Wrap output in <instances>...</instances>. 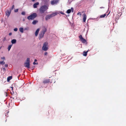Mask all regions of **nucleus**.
<instances>
[{
    "label": "nucleus",
    "mask_w": 126,
    "mask_h": 126,
    "mask_svg": "<svg viewBox=\"0 0 126 126\" xmlns=\"http://www.w3.org/2000/svg\"><path fill=\"white\" fill-rule=\"evenodd\" d=\"M39 31V28L36 31L35 34L36 36H37L38 35Z\"/></svg>",
    "instance_id": "obj_15"
},
{
    "label": "nucleus",
    "mask_w": 126,
    "mask_h": 126,
    "mask_svg": "<svg viewBox=\"0 0 126 126\" xmlns=\"http://www.w3.org/2000/svg\"><path fill=\"white\" fill-rule=\"evenodd\" d=\"M79 14L80 15H81V13L80 12L78 13L77 14V15H79Z\"/></svg>",
    "instance_id": "obj_35"
},
{
    "label": "nucleus",
    "mask_w": 126,
    "mask_h": 126,
    "mask_svg": "<svg viewBox=\"0 0 126 126\" xmlns=\"http://www.w3.org/2000/svg\"><path fill=\"white\" fill-rule=\"evenodd\" d=\"M48 43L47 42H45L43 44V46L42 47V49L45 51H46L48 49Z\"/></svg>",
    "instance_id": "obj_4"
},
{
    "label": "nucleus",
    "mask_w": 126,
    "mask_h": 126,
    "mask_svg": "<svg viewBox=\"0 0 126 126\" xmlns=\"http://www.w3.org/2000/svg\"><path fill=\"white\" fill-rule=\"evenodd\" d=\"M47 52H46L44 53V55H47Z\"/></svg>",
    "instance_id": "obj_30"
},
{
    "label": "nucleus",
    "mask_w": 126,
    "mask_h": 126,
    "mask_svg": "<svg viewBox=\"0 0 126 126\" xmlns=\"http://www.w3.org/2000/svg\"><path fill=\"white\" fill-rule=\"evenodd\" d=\"M106 14H104L103 15H101L100 16V18H102L104 17H105V16H106Z\"/></svg>",
    "instance_id": "obj_19"
},
{
    "label": "nucleus",
    "mask_w": 126,
    "mask_h": 126,
    "mask_svg": "<svg viewBox=\"0 0 126 126\" xmlns=\"http://www.w3.org/2000/svg\"><path fill=\"white\" fill-rule=\"evenodd\" d=\"M0 63L1 64L3 65L5 63V62H4L3 61H0Z\"/></svg>",
    "instance_id": "obj_24"
},
{
    "label": "nucleus",
    "mask_w": 126,
    "mask_h": 126,
    "mask_svg": "<svg viewBox=\"0 0 126 126\" xmlns=\"http://www.w3.org/2000/svg\"><path fill=\"white\" fill-rule=\"evenodd\" d=\"M1 59H3V60H5V57H1Z\"/></svg>",
    "instance_id": "obj_28"
},
{
    "label": "nucleus",
    "mask_w": 126,
    "mask_h": 126,
    "mask_svg": "<svg viewBox=\"0 0 126 126\" xmlns=\"http://www.w3.org/2000/svg\"><path fill=\"white\" fill-rule=\"evenodd\" d=\"M37 64V63H36L35 62H34L33 63V64L34 65L35 64Z\"/></svg>",
    "instance_id": "obj_31"
},
{
    "label": "nucleus",
    "mask_w": 126,
    "mask_h": 126,
    "mask_svg": "<svg viewBox=\"0 0 126 126\" xmlns=\"http://www.w3.org/2000/svg\"><path fill=\"white\" fill-rule=\"evenodd\" d=\"M14 5H13L12 6V8H11L12 10H13L14 9Z\"/></svg>",
    "instance_id": "obj_29"
},
{
    "label": "nucleus",
    "mask_w": 126,
    "mask_h": 126,
    "mask_svg": "<svg viewBox=\"0 0 126 126\" xmlns=\"http://www.w3.org/2000/svg\"><path fill=\"white\" fill-rule=\"evenodd\" d=\"M6 94L7 95V93H6Z\"/></svg>",
    "instance_id": "obj_44"
},
{
    "label": "nucleus",
    "mask_w": 126,
    "mask_h": 126,
    "mask_svg": "<svg viewBox=\"0 0 126 126\" xmlns=\"http://www.w3.org/2000/svg\"><path fill=\"white\" fill-rule=\"evenodd\" d=\"M11 88H12V90L13 88V87H11Z\"/></svg>",
    "instance_id": "obj_38"
},
{
    "label": "nucleus",
    "mask_w": 126,
    "mask_h": 126,
    "mask_svg": "<svg viewBox=\"0 0 126 126\" xmlns=\"http://www.w3.org/2000/svg\"><path fill=\"white\" fill-rule=\"evenodd\" d=\"M18 11V9H16V10H15V12H17Z\"/></svg>",
    "instance_id": "obj_27"
},
{
    "label": "nucleus",
    "mask_w": 126,
    "mask_h": 126,
    "mask_svg": "<svg viewBox=\"0 0 126 126\" xmlns=\"http://www.w3.org/2000/svg\"><path fill=\"white\" fill-rule=\"evenodd\" d=\"M86 18L87 16L85 14H84L83 15V22H85Z\"/></svg>",
    "instance_id": "obj_10"
},
{
    "label": "nucleus",
    "mask_w": 126,
    "mask_h": 126,
    "mask_svg": "<svg viewBox=\"0 0 126 126\" xmlns=\"http://www.w3.org/2000/svg\"><path fill=\"white\" fill-rule=\"evenodd\" d=\"M11 42L12 44H14L16 43V39H14L12 40Z\"/></svg>",
    "instance_id": "obj_16"
},
{
    "label": "nucleus",
    "mask_w": 126,
    "mask_h": 126,
    "mask_svg": "<svg viewBox=\"0 0 126 126\" xmlns=\"http://www.w3.org/2000/svg\"><path fill=\"white\" fill-rule=\"evenodd\" d=\"M60 13L61 14H63V15H64V13H63V12H60Z\"/></svg>",
    "instance_id": "obj_33"
},
{
    "label": "nucleus",
    "mask_w": 126,
    "mask_h": 126,
    "mask_svg": "<svg viewBox=\"0 0 126 126\" xmlns=\"http://www.w3.org/2000/svg\"><path fill=\"white\" fill-rule=\"evenodd\" d=\"M7 118L6 119V120H5V122H6L7 121Z\"/></svg>",
    "instance_id": "obj_42"
},
{
    "label": "nucleus",
    "mask_w": 126,
    "mask_h": 126,
    "mask_svg": "<svg viewBox=\"0 0 126 126\" xmlns=\"http://www.w3.org/2000/svg\"><path fill=\"white\" fill-rule=\"evenodd\" d=\"M1 48V47H0V49Z\"/></svg>",
    "instance_id": "obj_43"
},
{
    "label": "nucleus",
    "mask_w": 126,
    "mask_h": 126,
    "mask_svg": "<svg viewBox=\"0 0 126 126\" xmlns=\"http://www.w3.org/2000/svg\"><path fill=\"white\" fill-rule=\"evenodd\" d=\"M12 45H9L8 46V49L9 51L10 50L12 46Z\"/></svg>",
    "instance_id": "obj_22"
},
{
    "label": "nucleus",
    "mask_w": 126,
    "mask_h": 126,
    "mask_svg": "<svg viewBox=\"0 0 126 126\" xmlns=\"http://www.w3.org/2000/svg\"><path fill=\"white\" fill-rule=\"evenodd\" d=\"M30 58H27V59L26 60V61L24 63H28L30 64Z\"/></svg>",
    "instance_id": "obj_12"
},
{
    "label": "nucleus",
    "mask_w": 126,
    "mask_h": 126,
    "mask_svg": "<svg viewBox=\"0 0 126 126\" xmlns=\"http://www.w3.org/2000/svg\"><path fill=\"white\" fill-rule=\"evenodd\" d=\"M24 66L28 68H30V64H28V63H24Z\"/></svg>",
    "instance_id": "obj_11"
},
{
    "label": "nucleus",
    "mask_w": 126,
    "mask_h": 126,
    "mask_svg": "<svg viewBox=\"0 0 126 126\" xmlns=\"http://www.w3.org/2000/svg\"><path fill=\"white\" fill-rule=\"evenodd\" d=\"M21 14L23 15H24L25 14V12H23L21 13Z\"/></svg>",
    "instance_id": "obj_25"
},
{
    "label": "nucleus",
    "mask_w": 126,
    "mask_h": 126,
    "mask_svg": "<svg viewBox=\"0 0 126 126\" xmlns=\"http://www.w3.org/2000/svg\"><path fill=\"white\" fill-rule=\"evenodd\" d=\"M37 16V15L36 13H33L28 16L27 18L29 20H33Z\"/></svg>",
    "instance_id": "obj_3"
},
{
    "label": "nucleus",
    "mask_w": 126,
    "mask_h": 126,
    "mask_svg": "<svg viewBox=\"0 0 126 126\" xmlns=\"http://www.w3.org/2000/svg\"><path fill=\"white\" fill-rule=\"evenodd\" d=\"M11 13V12L9 11H6V15L8 17L10 15Z\"/></svg>",
    "instance_id": "obj_14"
},
{
    "label": "nucleus",
    "mask_w": 126,
    "mask_h": 126,
    "mask_svg": "<svg viewBox=\"0 0 126 126\" xmlns=\"http://www.w3.org/2000/svg\"><path fill=\"white\" fill-rule=\"evenodd\" d=\"M44 34L41 32L39 35V39H41V38H43L44 36Z\"/></svg>",
    "instance_id": "obj_9"
},
{
    "label": "nucleus",
    "mask_w": 126,
    "mask_h": 126,
    "mask_svg": "<svg viewBox=\"0 0 126 126\" xmlns=\"http://www.w3.org/2000/svg\"><path fill=\"white\" fill-rule=\"evenodd\" d=\"M38 22V21L37 20H34L33 21L32 23L33 25H35Z\"/></svg>",
    "instance_id": "obj_20"
},
{
    "label": "nucleus",
    "mask_w": 126,
    "mask_h": 126,
    "mask_svg": "<svg viewBox=\"0 0 126 126\" xmlns=\"http://www.w3.org/2000/svg\"><path fill=\"white\" fill-rule=\"evenodd\" d=\"M71 9H72V10H73V8H71Z\"/></svg>",
    "instance_id": "obj_40"
},
{
    "label": "nucleus",
    "mask_w": 126,
    "mask_h": 126,
    "mask_svg": "<svg viewBox=\"0 0 126 126\" xmlns=\"http://www.w3.org/2000/svg\"><path fill=\"white\" fill-rule=\"evenodd\" d=\"M58 1V0H54L51 1V3L52 5L56 4Z\"/></svg>",
    "instance_id": "obj_8"
},
{
    "label": "nucleus",
    "mask_w": 126,
    "mask_h": 126,
    "mask_svg": "<svg viewBox=\"0 0 126 126\" xmlns=\"http://www.w3.org/2000/svg\"><path fill=\"white\" fill-rule=\"evenodd\" d=\"M19 31L23 33V28L21 27L20 28H19Z\"/></svg>",
    "instance_id": "obj_21"
},
{
    "label": "nucleus",
    "mask_w": 126,
    "mask_h": 126,
    "mask_svg": "<svg viewBox=\"0 0 126 126\" xmlns=\"http://www.w3.org/2000/svg\"><path fill=\"white\" fill-rule=\"evenodd\" d=\"M58 14L57 12L53 13L52 14L47 16L45 17V19L46 20L50 19L51 18L57 15Z\"/></svg>",
    "instance_id": "obj_2"
},
{
    "label": "nucleus",
    "mask_w": 126,
    "mask_h": 126,
    "mask_svg": "<svg viewBox=\"0 0 126 126\" xmlns=\"http://www.w3.org/2000/svg\"><path fill=\"white\" fill-rule=\"evenodd\" d=\"M79 38L80 40L82 43H85L86 42V40L82 37L81 35H80L79 36Z\"/></svg>",
    "instance_id": "obj_5"
},
{
    "label": "nucleus",
    "mask_w": 126,
    "mask_h": 126,
    "mask_svg": "<svg viewBox=\"0 0 126 126\" xmlns=\"http://www.w3.org/2000/svg\"><path fill=\"white\" fill-rule=\"evenodd\" d=\"M47 29L45 27H44L43 28L42 30L41 31V32L44 34L47 31Z\"/></svg>",
    "instance_id": "obj_7"
},
{
    "label": "nucleus",
    "mask_w": 126,
    "mask_h": 126,
    "mask_svg": "<svg viewBox=\"0 0 126 126\" xmlns=\"http://www.w3.org/2000/svg\"><path fill=\"white\" fill-rule=\"evenodd\" d=\"M3 70L4 71H5V70H6L5 69V68H3Z\"/></svg>",
    "instance_id": "obj_36"
},
{
    "label": "nucleus",
    "mask_w": 126,
    "mask_h": 126,
    "mask_svg": "<svg viewBox=\"0 0 126 126\" xmlns=\"http://www.w3.org/2000/svg\"><path fill=\"white\" fill-rule=\"evenodd\" d=\"M5 67H7L8 66V65L7 64H5Z\"/></svg>",
    "instance_id": "obj_32"
},
{
    "label": "nucleus",
    "mask_w": 126,
    "mask_h": 126,
    "mask_svg": "<svg viewBox=\"0 0 126 126\" xmlns=\"http://www.w3.org/2000/svg\"><path fill=\"white\" fill-rule=\"evenodd\" d=\"M71 10L70 9H68L67 10L66 13L68 14H69L71 13Z\"/></svg>",
    "instance_id": "obj_23"
},
{
    "label": "nucleus",
    "mask_w": 126,
    "mask_h": 126,
    "mask_svg": "<svg viewBox=\"0 0 126 126\" xmlns=\"http://www.w3.org/2000/svg\"><path fill=\"white\" fill-rule=\"evenodd\" d=\"M14 30L16 32L17 31V28H16L14 29Z\"/></svg>",
    "instance_id": "obj_26"
},
{
    "label": "nucleus",
    "mask_w": 126,
    "mask_h": 126,
    "mask_svg": "<svg viewBox=\"0 0 126 126\" xmlns=\"http://www.w3.org/2000/svg\"><path fill=\"white\" fill-rule=\"evenodd\" d=\"M50 82V79H44L43 81L42 84H44L45 85V84L48 83Z\"/></svg>",
    "instance_id": "obj_6"
},
{
    "label": "nucleus",
    "mask_w": 126,
    "mask_h": 126,
    "mask_svg": "<svg viewBox=\"0 0 126 126\" xmlns=\"http://www.w3.org/2000/svg\"><path fill=\"white\" fill-rule=\"evenodd\" d=\"M12 34V33L11 32L9 34V35L10 36Z\"/></svg>",
    "instance_id": "obj_34"
},
{
    "label": "nucleus",
    "mask_w": 126,
    "mask_h": 126,
    "mask_svg": "<svg viewBox=\"0 0 126 126\" xmlns=\"http://www.w3.org/2000/svg\"><path fill=\"white\" fill-rule=\"evenodd\" d=\"M38 2H37L35 3L33 5V7L34 8H36L37 7V5L39 4Z\"/></svg>",
    "instance_id": "obj_13"
},
{
    "label": "nucleus",
    "mask_w": 126,
    "mask_h": 126,
    "mask_svg": "<svg viewBox=\"0 0 126 126\" xmlns=\"http://www.w3.org/2000/svg\"><path fill=\"white\" fill-rule=\"evenodd\" d=\"M37 61V60H36V59H35V60H34L35 62H36V61Z\"/></svg>",
    "instance_id": "obj_39"
},
{
    "label": "nucleus",
    "mask_w": 126,
    "mask_h": 126,
    "mask_svg": "<svg viewBox=\"0 0 126 126\" xmlns=\"http://www.w3.org/2000/svg\"><path fill=\"white\" fill-rule=\"evenodd\" d=\"M104 8V7H100V8H101V9Z\"/></svg>",
    "instance_id": "obj_37"
},
{
    "label": "nucleus",
    "mask_w": 126,
    "mask_h": 126,
    "mask_svg": "<svg viewBox=\"0 0 126 126\" xmlns=\"http://www.w3.org/2000/svg\"><path fill=\"white\" fill-rule=\"evenodd\" d=\"M48 8V6L44 5L41 7L39 9V11L41 14L43 13Z\"/></svg>",
    "instance_id": "obj_1"
},
{
    "label": "nucleus",
    "mask_w": 126,
    "mask_h": 126,
    "mask_svg": "<svg viewBox=\"0 0 126 126\" xmlns=\"http://www.w3.org/2000/svg\"><path fill=\"white\" fill-rule=\"evenodd\" d=\"M4 39H5V38H4Z\"/></svg>",
    "instance_id": "obj_45"
},
{
    "label": "nucleus",
    "mask_w": 126,
    "mask_h": 126,
    "mask_svg": "<svg viewBox=\"0 0 126 126\" xmlns=\"http://www.w3.org/2000/svg\"><path fill=\"white\" fill-rule=\"evenodd\" d=\"M12 79V76H9L7 78V81H9L11 79Z\"/></svg>",
    "instance_id": "obj_17"
},
{
    "label": "nucleus",
    "mask_w": 126,
    "mask_h": 126,
    "mask_svg": "<svg viewBox=\"0 0 126 126\" xmlns=\"http://www.w3.org/2000/svg\"><path fill=\"white\" fill-rule=\"evenodd\" d=\"M88 52V51L86 52L85 51H84L83 52V55L84 56H86L87 55V53Z\"/></svg>",
    "instance_id": "obj_18"
},
{
    "label": "nucleus",
    "mask_w": 126,
    "mask_h": 126,
    "mask_svg": "<svg viewBox=\"0 0 126 126\" xmlns=\"http://www.w3.org/2000/svg\"><path fill=\"white\" fill-rule=\"evenodd\" d=\"M34 0H32V1L33 2L34 1Z\"/></svg>",
    "instance_id": "obj_41"
}]
</instances>
